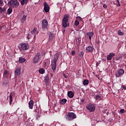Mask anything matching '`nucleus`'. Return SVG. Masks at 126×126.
I'll use <instances>...</instances> for the list:
<instances>
[{"instance_id":"nucleus-1","label":"nucleus","mask_w":126,"mask_h":126,"mask_svg":"<svg viewBox=\"0 0 126 126\" xmlns=\"http://www.w3.org/2000/svg\"><path fill=\"white\" fill-rule=\"evenodd\" d=\"M59 57H60V53L58 52L55 54L53 61L52 62L51 65L53 72H55L56 68H57V62H58V60H59Z\"/></svg>"},{"instance_id":"nucleus-2","label":"nucleus","mask_w":126,"mask_h":126,"mask_svg":"<svg viewBox=\"0 0 126 126\" xmlns=\"http://www.w3.org/2000/svg\"><path fill=\"white\" fill-rule=\"evenodd\" d=\"M68 19H69L68 15H65L62 20V26L64 28H66L67 26H69V24H68Z\"/></svg>"},{"instance_id":"nucleus-3","label":"nucleus","mask_w":126,"mask_h":126,"mask_svg":"<svg viewBox=\"0 0 126 126\" xmlns=\"http://www.w3.org/2000/svg\"><path fill=\"white\" fill-rule=\"evenodd\" d=\"M7 5L16 8L19 5V2L17 0H10L8 2Z\"/></svg>"},{"instance_id":"nucleus-4","label":"nucleus","mask_w":126,"mask_h":126,"mask_svg":"<svg viewBox=\"0 0 126 126\" xmlns=\"http://www.w3.org/2000/svg\"><path fill=\"white\" fill-rule=\"evenodd\" d=\"M65 118L67 121H72L76 119V115L73 112H69L65 115Z\"/></svg>"},{"instance_id":"nucleus-5","label":"nucleus","mask_w":126,"mask_h":126,"mask_svg":"<svg viewBox=\"0 0 126 126\" xmlns=\"http://www.w3.org/2000/svg\"><path fill=\"white\" fill-rule=\"evenodd\" d=\"M19 49L20 51H27L29 49V45L27 43H21Z\"/></svg>"},{"instance_id":"nucleus-6","label":"nucleus","mask_w":126,"mask_h":126,"mask_svg":"<svg viewBox=\"0 0 126 126\" xmlns=\"http://www.w3.org/2000/svg\"><path fill=\"white\" fill-rule=\"evenodd\" d=\"M48 26H49V23H48V21H47V20L46 19L42 20L41 27L42 30L48 29Z\"/></svg>"},{"instance_id":"nucleus-7","label":"nucleus","mask_w":126,"mask_h":126,"mask_svg":"<svg viewBox=\"0 0 126 126\" xmlns=\"http://www.w3.org/2000/svg\"><path fill=\"white\" fill-rule=\"evenodd\" d=\"M41 60V55L40 54L37 53L34 57L32 60L33 63H38Z\"/></svg>"},{"instance_id":"nucleus-8","label":"nucleus","mask_w":126,"mask_h":126,"mask_svg":"<svg viewBox=\"0 0 126 126\" xmlns=\"http://www.w3.org/2000/svg\"><path fill=\"white\" fill-rule=\"evenodd\" d=\"M124 73H125V70H124L123 69H120L116 73L115 75L116 77H120V76H122Z\"/></svg>"},{"instance_id":"nucleus-9","label":"nucleus","mask_w":126,"mask_h":126,"mask_svg":"<svg viewBox=\"0 0 126 126\" xmlns=\"http://www.w3.org/2000/svg\"><path fill=\"white\" fill-rule=\"evenodd\" d=\"M44 10L46 13L50 11V6L46 2H44Z\"/></svg>"},{"instance_id":"nucleus-10","label":"nucleus","mask_w":126,"mask_h":126,"mask_svg":"<svg viewBox=\"0 0 126 126\" xmlns=\"http://www.w3.org/2000/svg\"><path fill=\"white\" fill-rule=\"evenodd\" d=\"M87 109L90 111V112H94L95 111V106L92 104H90L87 106Z\"/></svg>"},{"instance_id":"nucleus-11","label":"nucleus","mask_w":126,"mask_h":126,"mask_svg":"<svg viewBox=\"0 0 126 126\" xmlns=\"http://www.w3.org/2000/svg\"><path fill=\"white\" fill-rule=\"evenodd\" d=\"M86 51L87 53H92V52H93V47L92 46H88L86 48Z\"/></svg>"},{"instance_id":"nucleus-12","label":"nucleus","mask_w":126,"mask_h":126,"mask_svg":"<svg viewBox=\"0 0 126 126\" xmlns=\"http://www.w3.org/2000/svg\"><path fill=\"white\" fill-rule=\"evenodd\" d=\"M67 95L69 98H73L74 96V94L72 91H68L67 92Z\"/></svg>"},{"instance_id":"nucleus-13","label":"nucleus","mask_w":126,"mask_h":126,"mask_svg":"<svg viewBox=\"0 0 126 126\" xmlns=\"http://www.w3.org/2000/svg\"><path fill=\"white\" fill-rule=\"evenodd\" d=\"M115 56V54L114 53H110L108 56H107V61H111L112 59H113V57Z\"/></svg>"},{"instance_id":"nucleus-14","label":"nucleus","mask_w":126,"mask_h":126,"mask_svg":"<svg viewBox=\"0 0 126 126\" xmlns=\"http://www.w3.org/2000/svg\"><path fill=\"white\" fill-rule=\"evenodd\" d=\"M29 109H33V106H34V101L33 100H30L29 102Z\"/></svg>"},{"instance_id":"nucleus-15","label":"nucleus","mask_w":126,"mask_h":126,"mask_svg":"<svg viewBox=\"0 0 126 126\" xmlns=\"http://www.w3.org/2000/svg\"><path fill=\"white\" fill-rule=\"evenodd\" d=\"M21 72V70H20L19 68H17L15 71V74L18 76V75H20Z\"/></svg>"},{"instance_id":"nucleus-16","label":"nucleus","mask_w":126,"mask_h":126,"mask_svg":"<svg viewBox=\"0 0 126 126\" xmlns=\"http://www.w3.org/2000/svg\"><path fill=\"white\" fill-rule=\"evenodd\" d=\"M37 31V29L34 28L33 30L31 32L32 34V37H33V39H35V33H36Z\"/></svg>"},{"instance_id":"nucleus-17","label":"nucleus","mask_w":126,"mask_h":126,"mask_svg":"<svg viewBox=\"0 0 126 126\" xmlns=\"http://www.w3.org/2000/svg\"><path fill=\"white\" fill-rule=\"evenodd\" d=\"M87 34L88 35V36H89V39L90 40V41H91V38H92V37H93V35H94V32H88Z\"/></svg>"},{"instance_id":"nucleus-18","label":"nucleus","mask_w":126,"mask_h":126,"mask_svg":"<svg viewBox=\"0 0 126 126\" xmlns=\"http://www.w3.org/2000/svg\"><path fill=\"white\" fill-rule=\"evenodd\" d=\"M44 81L45 82L46 85H49L50 83V78L48 76H46L44 79Z\"/></svg>"},{"instance_id":"nucleus-19","label":"nucleus","mask_w":126,"mask_h":126,"mask_svg":"<svg viewBox=\"0 0 126 126\" xmlns=\"http://www.w3.org/2000/svg\"><path fill=\"white\" fill-rule=\"evenodd\" d=\"M8 75H9V73L8 72V71L4 70L3 72V76L4 77L7 78Z\"/></svg>"},{"instance_id":"nucleus-20","label":"nucleus","mask_w":126,"mask_h":126,"mask_svg":"<svg viewBox=\"0 0 126 126\" xmlns=\"http://www.w3.org/2000/svg\"><path fill=\"white\" fill-rule=\"evenodd\" d=\"M28 2V0H22L21 1V5H24V4H27Z\"/></svg>"},{"instance_id":"nucleus-21","label":"nucleus","mask_w":126,"mask_h":126,"mask_svg":"<svg viewBox=\"0 0 126 126\" xmlns=\"http://www.w3.org/2000/svg\"><path fill=\"white\" fill-rule=\"evenodd\" d=\"M83 84L84 86H85V85H88V84H89V80L87 79L84 80Z\"/></svg>"},{"instance_id":"nucleus-22","label":"nucleus","mask_w":126,"mask_h":126,"mask_svg":"<svg viewBox=\"0 0 126 126\" xmlns=\"http://www.w3.org/2000/svg\"><path fill=\"white\" fill-rule=\"evenodd\" d=\"M8 80H5L2 82V85H4V86H6L7 85H8Z\"/></svg>"},{"instance_id":"nucleus-23","label":"nucleus","mask_w":126,"mask_h":126,"mask_svg":"<svg viewBox=\"0 0 126 126\" xmlns=\"http://www.w3.org/2000/svg\"><path fill=\"white\" fill-rule=\"evenodd\" d=\"M19 62L21 63H24L25 62H26V59H25V58H20L19 59Z\"/></svg>"},{"instance_id":"nucleus-24","label":"nucleus","mask_w":126,"mask_h":126,"mask_svg":"<svg viewBox=\"0 0 126 126\" xmlns=\"http://www.w3.org/2000/svg\"><path fill=\"white\" fill-rule=\"evenodd\" d=\"M12 12V8H9L7 10V14L8 15H9Z\"/></svg>"},{"instance_id":"nucleus-25","label":"nucleus","mask_w":126,"mask_h":126,"mask_svg":"<svg viewBox=\"0 0 126 126\" xmlns=\"http://www.w3.org/2000/svg\"><path fill=\"white\" fill-rule=\"evenodd\" d=\"M66 99L63 98L61 101V104H62V105H64L66 103Z\"/></svg>"},{"instance_id":"nucleus-26","label":"nucleus","mask_w":126,"mask_h":126,"mask_svg":"<svg viewBox=\"0 0 126 126\" xmlns=\"http://www.w3.org/2000/svg\"><path fill=\"white\" fill-rule=\"evenodd\" d=\"M39 72L40 74H44L45 73V69L41 68L39 70Z\"/></svg>"},{"instance_id":"nucleus-27","label":"nucleus","mask_w":126,"mask_h":126,"mask_svg":"<svg viewBox=\"0 0 126 126\" xmlns=\"http://www.w3.org/2000/svg\"><path fill=\"white\" fill-rule=\"evenodd\" d=\"M5 10H6V9L5 8H2L1 7H0V13H1V12H4Z\"/></svg>"},{"instance_id":"nucleus-28","label":"nucleus","mask_w":126,"mask_h":126,"mask_svg":"<svg viewBox=\"0 0 126 126\" xmlns=\"http://www.w3.org/2000/svg\"><path fill=\"white\" fill-rule=\"evenodd\" d=\"M53 37H54V34H53L52 33H49V40L50 41H52V40H53Z\"/></svg>"},{"instance_id":"nucleus-29","label":"nucleus","mask_w":126,"mask_h":126,"mask_svg":"<svg viewBox=\"0 0 126 126\" xmlns=\"http://www.w3.org/2000/svg\"><path fill=\"white\" fill-rule=\"evenodd\" d=\"M11 103H12V95H11V94H10V95H9V104H10V105H11Z\"/></svg>"},{"instance_id":"nucleus-30","label":"nucleus","mask_w":126,"mask_h":126,"mask_svg":"<svg viewBox=\"0 0 126 126\" xmlns=\"http://www.w3.org/2000/svg\"><path fill=\"white\" fill-rule=\"evenodd\" d=\"M101 96L99 95H96L95 97V100H98V101H100L101 100Z\"/></svg>"},{"instance_id":"nucleus-31","label":"nucleus","mask_w":126,"mask_h":126,"mask_svg":"<svg viewBox=\"0 0 126 126\" xmlns=\"http://www.w3.org/2000/svg\"><path fill=\"white\" fill-rule=\"evenodd\" d=\"M81 41V38H78L76 40V44L77 45H79L80 44V42Z\"/></svg>"},{"instance_id":"nucleus-32","label":"nucleus","mask_w":126,"mask_h":126,"mask_svg":"<svg viewBox=\"0 0 126 126\" xmlns=\"http://www.w3.org/2000/svg\"><path fill=\"white\" fill-rule=\"evenodd\" d=\"M26 20V16L23 15L22 19H21L22 22H24Z\"/></svg>"},{"instance_id":"nucleus-33","label":"nucleus","mask_w":126,"mask_h":126,"mask_svg":"<svg viewBox=\"0 0 126 126\" xmlns=\"http://www.w3.org/2000/svg\"><path fill=\"white\" fill-rule=\"evenodd\" d=\"M76 20L77 21H81V20H82V18L80 17V16H77L76 17Z\"/></svg>"},{"instance_id":"nucleus-34","label":"nucleus","mask_w":126,"mask_h":126,"mask_svg":"<svg viewBox=\"0 0 126 126\" xmlns=\"http://www.w3.org/2000/svg\"><path fill=\"white\" fill-rule=\"evenodd\" d=\"M74 24H75V26H78L79 25V21L75 20Z\"/></svg>"},{"instance_id":"nucleus-35","label":"nucleus","mask_w":126,"mask_h":126,"mask_svg":"<svg viewBox=\"0 0 126 126\" xmlns=\"http://www.w3.org/2000/svg\"><path fill=\"white\" fill-rule=\"evenodd\" d=\"M118 35H121L122 36H123V35H124V32H122L121 31V30H119L118 31Z\"/></svg>"},{"instance_id":"nucleus-36","label":"nucleus","mask_w":126,"mask_h":126,"mask_svg":"<svg viewBox=\"0 0 126 126\" xmlns=\"http://www.w3.org/2000/svg\"><path fill=\"white\" fill-rule=\"evenodd\" d=\"M83 55H84V53H83V52H80L79 56L81 57L82 58V57H83Z\"/></svg>"},{"instance_id":"nucleus-37","label":"nucleus","mask_w":126,"mask_h":126,"mask_svg":"<svg viewBox=\"0 0 126 126\" xmlns=\"http://www.w3.org/2000/svg\"><path fill=\"white\" fill-rule=\"evenodd\" d=\"M116 2L117 3V6H121V5L120 4V0H117Z\"/></svg>"},{"instance_id":"nucleus-38","label":"nucleus","mask_w":126,"mask_h":126,"mask_svg":"<svg viewBox=\"0 0 126 126\" xmlns=\"http://www.w3.org/2000/svg\"><path fill=\"white\" fill-rule=\"evenodd\" d=\"M120 113H121V114H124V113H125V109H121L120 111Z\"/></svg>"},{"instance_id":"nucleus-39","label":"nucleus","mask_w":126,"mask_h":126,"mask_svg":"<svg viewBox=\"0 0 126 126\" xmlns=\"http://www.w3.org/2000/svg\"><path fill=\"white\" fill-rule=\"evenodd\" d=\"M72 56H75V51L73 50L71 53Z\"/></svg>"},{"instance_id":"nucleus-40","label":"nucleus","mask_w":126,"mask_h":126,"mask_svg":"<svg viewBox=\"0 0 126 126\" xmlns=\"http://www.w3.org/2000/svg\"><path fill=\"white\" fill-rule=\"evenodd\" d=\"M27 39H28V40L31 39V34H28V35L27 36Z\"/></svg>"},{"instance_id":"nucleus-41","label":"nucleus","mask_w":126,"mask_h":126,"mask_svg":"<svg viewBox=\"0 0 126 126\" xmlns=\"http://www.w3.org/2000/svg\"><path fill=\"white\" fill-rule=\"evenodd\" d=\"M63 75L65 78H67V75L65 74V73H63Z\"/></svg>"},{"instance_id":"nucleus-42","label":"nucleus","mask_w":126,"mask_h":126,"mask_svg":"<svg viewBox=\"0 0 126 126\" xmlns=\"http://www.w3.org/2000/svg\"><path fill=\"white\" fill-rule=\"evenodd\" d=\"M103 8H107V5H106V4H103Z\"/></svg>"},{"instance_id":"nucleus-43","label":"nucleus","mask_w":126,"mask_h":126,"mask_svg":"<svg viewBox=\"0 0 126 126\" xmlns=\"http://www.w3.org/2000/svg\"><path fill=\"white\" fill-rule=\"evenodd\" d=\"M2 3H3V1H2V0H0V5L2 4Z\"/></svg>"},{"instance_id":"nucleus-44","label":"nucleus","mask_w":126,"mask_h":126,"mask_svg":"<svg viewBox=\"0 0 126 126\" xmlns=\"http://www.w3.org/2000/svg\"><path fill=\"white\" fill-rule=\"evenodd\" d=\"M123 89H124L125 90H126V86H124V87H123Z\"/></svg>"},{"instance_id":"nucleus-45","label":"nucleus","mask_w":126,"mask_h":126,"mask_svg":"<svg viewBox=\"0 0 126 126\" xmlns=\"http://www.w3.org/2000/svg\"><path fill=\"white\" fill-rule=\"evenodd\" d=\"M5 3H6V1H5Z\"/></svg>"}]
</instances>
